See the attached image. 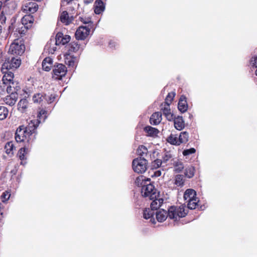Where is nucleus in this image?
<instances>
[{
    "label": "nucleus",
    "instance_id": "3c124183",
    "mask_svg": "<svg viewBox=\"0 0 257 257\" xmlns=\"http://www.w3.org/2000/svg\"><path fill=\"white\" fill-rule=\"evenodd\" d=\"M2 206H3L2 204L0 203V220H1L5 217L4 212L2 211Z\"/></svg>",
    "mask_w": 257,
    "mask_h": 257
},
{
    "label": "nucleus",
    "instance_id": "4be33fe9",
    "mask_svg": "<svg viewBox=\"0 0 257 257\" xmlns=\"http://www.w3.org/2000/svg\"><path fill=\"white\" fill-rule=\"evenodd\" d=\"M56 46L54 39H50L45 46V49H46L49 53L53 54L57 49Z\"/></svg>",
    "mask_w": 257,
    "mask_h": 257
},
{
    "label": "nucleus",
    "instance_id": "39448f33",
    "mask_svg": "<svg viewBox=\"0 0 257 257\" xmlns=\"http://www.w3.org/2000/svg\"><path fill=\"white\" fill-rule=\"evenodd\" d=\"M134 171L138 173L142 174L145 172L147 168V161L145 158H136L132 163Z\"/></svg>",
    "mask_w": 257,
    "mask_h": 257
},
{
    "label": "nucleus",
    "instance_id": "393cba45",
    "mask_svg": "<svg viewBox=\"0 0 257 257\" xmlns=\"http://www.w3.org/2000/svg\"><path fill=\"white\" fill-rule=\"evenodd\" d=\"M196 192L192 189H187L184 194V199L185 200H188L192 198H196Z\"/></svg>",
    "mask_w": 257,
    "mask_h": 257
},
{
    "label": "nucleus",
    "instance_id": "49530a36",
    "mask_svg": "<svg viewBox=\"0 0 257 257\" xmlns=\"http://www.w3.org/2000/svg\"><path fill=\"white\" fill-rule=\"evenodd\" d=\"M184 168V166L182 163L178 162L176 164L175 166V170L176 172H180Z\"/></svg>",
    "mask_w": 257,
    "mask_h": 257
},
{
    "label": "nucleus",
    "instance_id": "9d476101",
    "mask_svg": "<svg viewBox=\"0 0 257 257\" xmlns=\"http://www.w3.org/2000/svg\"><path fill=\"white\" fill-rule=\"evenodd\" d=\"M53 72L55 79H61L65 75L67 72V68L65 65L62 64H58L55 66Z\"/></svg>",
    "mask_w": 257,
    "mask_h": 257
},
{
    "label": "nucleus",
    "instance_id": "dca6fc26",
    "mask_svg": "<svg viewBox=\"0 0 257 257\" xmlns=\"http://www.w3.org/2000/svg\"><path fill=\"white\" fill-rule=\"evenodd\" d=\"M34 18L31 15H26L24 16L22 20V24L24 26H28V28H30L32 26L34 22Z\"/></svg>",
    "mask_w": 257,
    "mask_h": 257
},
{
    "label": "nucleus",
    "instance_id": "f704fd0d",
    "mask_svg": "<svg viewBox=\"0 0 257 257\" xmlns=\"http://www.w3.org/2000/svg\"><path fill=\"white\" fill-rule=\"evenodd\" d=\"M249 65L251 68H256L255 74L257 76V55L253 56L250 60Z\"/></svg>",
    "mask_w": 257,
    "mask_h": 257
},
{
    "label": "nucleus",
    "instance_id": "aec40b11",
    "mask_svg": "<svg viewBox=\"0 0 257 257\" xmlns=\"http://www.w3.org/2000/svg\"><path fill=\"white\" fill-rule=\"evenodd\" d=\"M144 131L147 136L152 137H156L159 132L158 129L149 125L144 128Z\"/></svg>",
    "mask_w": 257,
    "mask_h": 257
},
{
    "label": "nucleus",
    "instance_id": "864d4df0",
    "mask_svg": "<svg viewBox=\"0 0 257 257\" xmlns=\"http://www.w3.org/2000/svg\"><path fill=\"white\" fill-rule=\"evenodd\" d=\"M109 45L110 47H115V42L110 41L109 43Z\"/></svg>",
    "mask_w": 257,
    "mask_h": 257
},
{
    "label": "nucleus",
    "instance_id": "20e7f679",
    "mask_svg": "<svg viewBox=\"0 0 257 257\" xmlns=\"http://www.w3.org/2000/svg\"><path fill=\"white\" fill-rule=\"evenodd\" d=\"M47 111L45 110L41 109L37 114V118L30 120L28 122V125L25 127L27 131L31 135L35 133V131L40 123L42 120L44 121L47 118Z\"/></svg>",
    "mask_w": 257,
    "mask_h": 257
},
{
    "label": "nucleus",
    "instance_id": "72a5a7b5",
    "mask_svg": "<svg viewBox=\"0 0 257 257\" xmlns=\"http://www.w3.org/2000/svg\"><path fill=\"white\" fill-rule=\"evenodd\" d=\"M44 96H45L44 98V100H45L48 103L50 104L52 103L56 99V94L55 93L53 94H44Z\"/></svg>",
    "mask_w": 257,
    "mask_h": 257
},
{
    "label": "nucleus",
    "instance_id": "f257e3e1",
    "mask_svg": "<svg viewBox=\"0 0 257 257\" xmlns=\"http://www.w3.org/2000/svg\"><path fill=\"white\" fill-rule=\"evenodd\" d=\"M186 206L181 205L180 206H172L168 211L161 209L156 212V217L158 221L162 222L165 221L167 217L177 221L180 218L185 217L188 213L187 208Z\"/></svg>",
    "mask_w": 257,
    "mask_h": 257
},
{
    "label": "nucleus",
    "instance_id": "c9c22d12",
    "mask_svg": "<svg viewBox=\"0 0 257 257\" xmlns=\"http://www.w3.org/2000/svg\"><path fill=\"white\" fill-rule=\"evenodd\" d=\"M9 111L5 106H0V120L5 119L8 115Z\"/></svg>",
    "mask_w": 257,
    "mask_h": 257
},
{
    "label": "nucleus",
    "instance_id": "c85d7f7f",
    "mask_svg": "<svg viewBox=\"0 0 257 257\" xmlns=\"http://www.w3.org/2000/svg\"><path fill=\"white\" fill-rule=\"evenodd\" d=\"M188 202L187 204V208L190 209H194L196 208V206H198V203L199 202V200L197 199V198H192L191 199L187 200Z\"/></svg>",
    "mask_w": 257,
    "mask_h": 257
},
{
    "label": "nucleus",
    "instance_id": "58836bf2",
    "mask_svg": "<svg viewBox=\"0 0 257 257\" xmlns=\"http://www.w3.org/2000/svg\"><path fill=\"white\" fill-rule=\"evenodd\" d=\"M157 197L156 196V198H154L153 199H151L152 202L151 203L150 207L152 208V209L154 210H157L158 209L160 208V205L158 204V202L157 201Z\"/></svg>",
    "mask_w": 257,
    "mask_h": 257
},
{
    "label": "nucleus",
    "instance_id": "4c0bfd02",
    "mask_svg": "<svg viewBox=\"0 0 257 257\" xmlns=\"http://www.w3.org/2000/svg\"><path fill=\"white\" fill-rule=\"evenodd\" d=\"M44 94L41 93H37L33 96V100L35 103H40L44 101Z\"/></svg>",
    "mask_w": 257,
    "mask_h": 257
},
{
    "label": "nucleus",
    "instance_id": "a18cd8bd",
    "mask_svg": "<svg viewBox=\"0 0 257 257\" xmlns=\"http://www.w3.org/2000/svg\"><path fill=\"white\" fill-rule=\"evenodd\" d=\"M195 152L196 150L194 148H192L189 149H186L184 150L183 152V155L184 156H186L194 154L195 153Z\"/></svg>",
    "mask_w": 257,
    "mask_h": 257
},
{
    "label": "nucleus",
    "instance_id": "7c9ffc66",
    "mask_svg": "<svg viewBox=\"0 0 257 257\" xmlns=\"http://www.w3.org/2000/svg\"><path fill=\"white\" fill-rule=\"evenodd\" d=\"M178 136L180 144H185L188 141L189 134L187 132H182L180 133Z\"/></svg>",
    "mask_w": 257,
    "mask_h": 257
},
{
    "label": "nucleus",
    "instance_id": "bf43d9fd",
    "mask_svg": "<svg viewBox=\"0 0 257 257\" xmlns=\"http://www.w3.org/2000/svg\"><path fill=\"white\" fill-rule=\"evenodd\" d=\"M200 209H201V210L203 209L202 208V206H200Z\"/></svg>",
    "mask_w": 257,
    "mask_h": 257
},
{
    "label": "nucleus",
    "instance_id": "ea45409f",
    "mask_svg": "<svg viewBox=\"0 0 257 257\" xmlns=\"http://www.w3.org/2000/svg\"><path fill=\"white\" fill-rule=\"evenodd\" d=\"M65 63L69 66L74 67L76 66L77 62L76 60L74 58H67L65 60Z\"/></svg>",
    "mask_w": 257,
    "mask_h": 257
},
{
    "label": "nucleus",
    "instance_id": "0eeeda50",
    "mask_svg": "<svg viewBox=\"0 0 257 257\" xmlns=\"http://www.w3.org/2000/svg\"><path fill=\"white\" fill-rule=\"evenodd\" d=\"M21 61L20 59L14 57L11 58L10 61H6L2 67V71L4 74L10 72V69H16L21 65Z\"/></svg>",
    "mask_w": 257,
    "mask_h": 257
},
{
    "label": "nucleus",
    "instance_id": "2f4dec72",
    "mask_svg": "<svg viewBox=\"0 0 257 257\" xmlns=\"http://www.w3.org/2000/svg\"><path fill=\"white\" fill-rule=\"evenodd\" d=\"M26 153V148H21L18 152V155L19 156V159L21 160V164L22 165H24L26 163L25 161V160H26V157H25Z\"/></svg>",
    "mask_w": 257,
    "mask_h": 257
},
{
    "label": "nucleus",
    "instance_id": "79ce46f5",
    "mask_svg": "<svg viewBox=\"0 0 257 257\" xmlns=\"http://www.w3.org/2000/svg\"><path fill=\"white\" fill-rule=\"evenodd\" d=\"M11 196V192L10 191H5V192H4L2 195H1V198H2V201L3 202H7L10 198Z\"/></svg>",
    "mask_w": 257,
    "mask_h": 257
},
{
    "label": "nucleus",
    "instance_id": "37998d69",
    "mask_svg": "<svg viewBox=\"0 0 257 257\" xmlns=\"http://www.w3.org/2000/svg\"><path fill=\"white\" fill-rule=\"evenodd\" d=\"M175 95V93H169L165 99V104L170 105Z\"/></svg>",
    "mask_w": 257,
    "mask_h": 257
},
{
    "label": "nucleus",
    "instance_id": "b1692460",
    "mask_svg": "<svg viewBox=\"0 0 257 257\" xmlns=\"http://www.w3.org/2000/svg\"><path fill=\"white\" fill-rule=\"evenodd\" d=\"M162 110H163L164 115H165L168 120L171 121L174 118L173 114L171 112L169 105L166 104V106L164 108H162Z\"/></svg>",
    "mask_w": 257,
    "mask_h": 257
},
{
    "label": "nucleus",
    "instance_id": "a878e982",
    "mask_svg": "<svg viewBox=\"0 0 257 257\" xmlns=\"http://www.w3.org/2000/svg\"><path fill=\"white\" fill-rule=\"evenodd\" d=\"M167 142L172 145L179 146L180 142L179 136L177 135L171 134L167 139Z\"/></svg>",
    "mask_w": 257,
    "mask_h": 257
},
{
    "label": "nucleus",
    "instance_id": "1a4fd4ad",
    "mask_svg": "<svg viewBox=\"0 0 257 257\" xmlns=\"http://www.w3.org/2000/svg\"><path fill=\"white\" fill-rule=\"evenodd\" d=\"M90 29L88 26H80L75 32L77 40H84L89 34Z\"/></svg>",
    "mask_w": 257,
    "mask_h": 257
},
{
    "label": "nucleus",
    "instance_id": "a19ab883",
    "mask_svg": "<svg viewBox=\"0 0 257 257\" xmlns=\"http://www.w3.org/2000/svg\"><path fill=\"white\" fill-rule=\"evenodd\" d=\"M195 169L193 167H188L186 169L185 177H193L194 175Z\"/></svg>",
    "mask_w": 257,
    "mask_h": 257
},
{
    "label": "nucleus",
    "instance_id": "c756f323",
    "mask_svg": "<svg viewBox=\"0 0 257 257\" xmlns=\"http://www.w3.org/2000/svg\"><path fill=\"white\" fill-rule=\"evenodd\" d=\"M137 154L139 156L145 158L147 156V153L148 152L147 148L144 146H140L137 149Z\"/></svg>",
    "mask_w": 257,
    "mask_h": 257
},
{
    "label": "nucleus",
    "instance_id": "2eb2a0df",
    "mask_svg": "<svg viewBox=\"0 0 257 257\" xmlns=\"http://www.w3.org/2000/svg\"><path fill=\"white\" fill-rule=\"evenodd\" d=\"M162 120V113L160 112L154 113L150 119V123L153 125H157Z\"/></svg>",
    "mask_w": 257,
    "mask_h": 257
},
{
    "label": "nucleus",
    "instance_id": "cd10ccee",
    "mask_svg": "<svg viewBox=\"0 0 257 257\" xmlns=\"http://www.w3.org/2000/svg\"><path fill=\"white\" fill-rule=\"evenodd\" d=\"M28 104V100L25 99H22L20 100L18 104V109L21 112H24L27 108Z\"/></svg>",
    "mask_w": 257,
    "mask_h": 257
},
{
    "label": "nucleus",
    "instance_id": "f03ea898",
    "mask_svg": "<svg viewBox=\"0 0 257 257\" xmlns=\"http://www.w3.org/2000/svg\"><path fill=\"white\" fill-rule=\"evenodd\" d=\"M136 178L135 181V184L141 187V196L140 198L144 197L149 199H153L159 196V193L155 188L153 184L151 182L150 178Z\"/></svg>",
    "mask_w": 257,
    "mask_h": 257
},
{
    "label": "nucleus",
    "instance_id": "de8ad7c7",
    "mask_svg": "<svg viewBox=\"0 0 257 257\" xmlns=\"http://www.w3.org/2000/svg\"><path fill=\"white\" fill-rule=\"evenodd\" d=\"M183 178H176L174 184L178 187H182L184 185V181L182 179Z\"/></svg>",
    "mask_w": 257,
    "mask_h": 257
},
{
    "label": "nucleus",
    "instance_id": "423d86ee",
    "mask_svg": "<svg viewBox=\"0 0 257 257\" xmlns=\"http://www.w3.org/2000/svg\"><path fill=\"white\" fill-rule=\"evenodd\" d=\"M25 47L22 40H15L10 46L8 53L11 54L21 55L24 52Z\"/></svg>",
    "mask_w": 257,
    "mask_h": 257
},
{
    "label": "nucleus",
    "instance_id": "e433bc0d",
    "mask_svg": "<svg viewBox=\"0 0 257 257\" xmlns=\"http://www.w3.org/2000/svg\"><path fill=\"white\" fill-rule=\"evenodd\" d=\"M6 153L8 154H13L14 150V145L13 142H9L7 143L5 147Z\"/></svg>",
    "mask_w": 257,
    "mask_h": 257
},
{
    "label": "nucleus",
    "instance_id": "9b49d317",
    "mask_svg": "<svg viewBox=\"0 0 257 257\" xmlns=\"http://www.w3.org/2000/svg\"><path fill=\"white\" fill-rule=\"evenodd\" d=\"M55 45H65L68 43L70 40V37L69 35H64L62 33H58L54 39Z\"/></svg>",
    "mask_w": 257,
    "mask_h": 257
},
{
    "label": "nucleus",
    "instance_id": "ddd939ff",
    "mask_svg": "<svg viewBox=\"0 0 257 257\" xmlns=\"http://www.w3.org/2000/svg\"><path fill=\"white\" fill-rule=\"evenodd\" d=\"M8 93L9 95L5 98L4 101L7 104L13 106L16 103L18 99V93L14 92Z\"/></svg>",
    "mask_w": 257,
    "mask_h": 257
},
{
    "label": "nucleus",
    "instance_id": "c03bdc74",
    "mask_svg": "<svg viewBox=\"0 0 257 257\" xmlns=\"http://www.w3.org/2000/svg\"><path fill=\"white\" fill-rule=\"evenodd\" d=\"M172 158V155L169 152H167L165 153L164 155L163 156V162L164 163H167L170 159Z\"/></svg>",
    "mask_w": 257,
    "mask_h": 257
},
{
    "label": "nucleus",
    "instance_id": "4468645a",
    "mask_svg": "<svg viewBox=\"0 0 257 257\" xmlns=\"http://www.w3.org/2000/svg\"><path fill=\"white\" fill-rule=\"evenodd\" d=\"M154 211L155 210L152 209V208H145L143 212L144 218L146 219L150 218L151 221L154 224L156 223L155 218L153 217L155 214Z\"/></svg>",
    "mask_w": 257,
    "mask_h": 257
},
{
    "label": "nucleus",
    "instance_id": "a211bd4d",
    "mask_svg": "<svg viewBox=\"0 0 257 257\" xmlns=\"http://www.w3.org/2000/svg\"><path fill=\"white\" fill-rule=\"evenodd\" d=\"M178 109L182 113L185 112L187 110L188 105L185 96H181L180 97L178 102Z\"/></svg>",
    "mask_w": 257,
    "mask_h": 257
},
{
    "label": "nucleus",
    "instance_id": "f3484780",
    "mask_svg": "<svg viewBox=\"0 0 257 257\" xmlns=\"http://www.w3.org/2000/svg\"><path fill=\"white\" fill-rule=\"evenodd\" d=\"M173 119L174 126L177 130L181 131L184 128L185 123L182 116L174 117Z\"/></svg>",
    "mask_w": 257,
    "mask_h": 257
},
{
    "label": "nucleus",
    "instance_id": "7ed1b4c3",
    "mask_svg": "<svg viewBox=\"0 0 257 257\" xmlns=\"http://www.w3.org/2000/svg\"><path fill=\"white\" fill-rule=\"evenodd\" d=\"M2 83L0 84V93L5 90L7 93H17L20 87L17 81L14 80V74L12 72H8L4 74Z\"/></svg>",
    "mask_w": 257,
    "mask_h": 257
},
{
    "label": "nucleus",
    "instance_id": "6e6552de",
    "mask_svg": "<svg viewBox=\"0 0 257 257\" xmlns=\"http://www.w3.org/2000/svg\"><path fill=\"white\" fill-rule=\"evenodd\" d=\"M31 136L27 131L24 125L20 126L17 130L15 133V140L18 143H21L27 141L29 142L28 138Z\"/></svg>",
    "mask_w": 257,
    "mask_h": 257
},
{
    "label": "nucleus",
    "instance_id": "473e14b6",
    "mask_svg": "<svg viewBox=\"0 0 257 257\" xmlns=\"http://www.w3.org/2000/svg\"><path fill=\"white\" fill-rule=\"evenodd\" d=\"M80 48V45L77 41H74L71 42L69 45V51L70 52H76Z\"/></svg>",
    "mask_w": 257,
    "mask_h": 257
},
{
    "label": "nucleus",
    "instance_id": "09e8293b",
    "mask_svg": "<svg viewBox=\"0 0 257 257\" xmlns=\"http://www.w3.org/2000/svg\"><path fill=\"white\" fill-rule=\"evenodd\" d=\"M162 163H163L162 160L160 159H156L153 163V166L154 167L158 168L161 165Z\"/></svg>",
    "mask_w": 257,
    "mask_h": 257
},
{
    "label": "nucleus",
    "instance_id": "603ef678",
    "mask_svg": "<svg viewBox=\"0 0 257 257\" xmlns=\"http://www.w3.org/2000/svg\"><path fill=\"white\" fill-rule=\"evenodd\" d=\"M157 201L158 202V204L160 205V206H161V204L163 203L164 200L163 198H157Z\"/></svg>",
    "mask_w": 257,
    "mask_h": 257
},
{
    "label": "nucleus",
    "instance_id": "6ab92c4d",
    "mask_svg": "<svg viewBox=\"0 0 257 257\" xmlns=\"http://www.w3.org/2000/svg\"><path fill=\"white\" fill-rule=\"evenodd\" d=\"M53 65V60L50 57H47L44 59L42 62V68L46 71H49L51 70Z\"/></svg>",
    "mask_w": 257,
    "mask_h": 257
},
{
    "label": "nucleus",
    "instance_id": "6e6d98bb",
    "mask_svg": "<svg viewBox=\"0 0 257 257\" xmlns=\"http://www.w3.org/2000/svg\"><path fill=\"white\" fill-rule=\"evenodd\" d=\"M136 203L139 206H141L142 205V202L139 200L136 201Z\"/></svg>",
    "mask_w": 257,
    "mask_h": 257
},
{
    "label": "nucleus",
    "instance_id": "8fccbe9b",
    "mask_svg": "<svg viewBox=\"0 0 257 257\" xmlns=\"http://www.w3.org/2000/svg\"><path fill=\"white\" fill-rule=\"evenodd\" d=\"M162 175V172L160 170H157L154 172V174L151 177H160Z\"/></svg>",
    "mask_w": 257,
    "mask_h": 257
},
{
    "label": "nucleus",
    "instance_id": "f8f14e48",
    "mask_svg": "<svg viewBox=\"0 0 257 257\" xmlns=\"http://www.w3.org/2000/svg\"><path fill=\"white\" fill-rule=\"evenodd\" d=\"M38 9V5L35 2H30L23 6V11L27 14L34 13Z\"/></svg>",
    "mask_w": 257,
    "mask_h": 257
},
{
    "label": "nucleus",
    "instance_id": "412c9836",
    "mask_svg": "<svg viewBox=\"0 0 257 257\" xmlns=\"http://www.w3.org/2000/svg\"><path fill=\"white\" fill-rule=\"evenodd\" d=\"M72 20V17H69L67 11L63 12L60 16V20L61 22L66 25H68L71 23Z\"/></svg>",
    "mask_w": 257,
    "mask_h": 257
},
{
    "label": "nucleus",
    "instance_id": "5fc2aeb1",
    "mask_svg": "<svg viewBox=\"0 0 257 257\" xmlns=\"http://www.w3.org/2000/svg\"><path fill=\"white\" fill-rule=\"evenodd\" d=\"M93 0H84V2L86 4H89L92 3Z\"/></svg>",
    "mask_w": 257,
    "mask_h": 257
},
{
    "label": "nucleus",
    "instance_id": "4d7b16f0",
    "mask_svg": "<svg viewBox=\"0 0 257 257\" xmlns=\"http://www.w3.org/2000/svg\"><path fill=\"white\" fill-rule=\"evenodd\" d=\"M2 51L0 50V58L2 57Z\"/></svg>",
    "mask_w": 257,
    "mask_h": 257
},
{
    "label": "nucleus",
    "instance_id": "13d9d810",
    "mask_svg": "<svg viewBox=\"0 0 257 257\" xmlns=\"http://www.w3.org/2000/svg\"><path fill=\"white\" fill-rule=\"evenodd\" d=\"M182 176L181 175H177L176 177H182Z\"/></svg>",
    "mask_w": 257,
    "mask_h": 257
},
{
    "label": "nucleus",
    "instance_id": "bb28decb",
    "mask_svg": "<svg viewBox=\"0 0 257 257\" xmlns=\"http://www.w3.org/2000/svg\"><path fill=\"white\" fill-rule=\"evenodd\" d=\"M29 29L28 26H23L22 27L17 29L14 33V35H16V37H22L24 36Z\"/></svg>",
    "mask_w": 257,
    "mask_h": 257
},
{
    "label": "nucleus",
    "instance_id": "5701e85b",
    "mask_svg": "<svg viewBox=\"0 0 257 257\" xmlns=\"http://www.w3.org/2000/svg\"><path fill=\"white\" fill-rule=\"evenodd\" d=\"M104 10L103 3L102 0H96L94 3V12L96 14H100Z\"/></svg>",
    "mask_w": 257,
    "mask_h": 257
}]
</instances>
